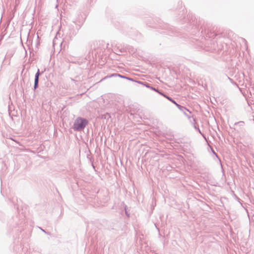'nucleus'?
<instances>
[{"mask_svg":"<svg viewBox=\"0 0 254 254\" xmlns=\"http://www.w3.org/2000/svg\"><path fill=\"white\" fill-rule=\"evenodd\" d=\"M88 124V121L82 117H77L74 121L72 128L76 131H81Z\"/></svg>","mask_w":254,"mask_h":254,"instance_id":"f257e3e1","label":"nucleus"},{"mask_svg":"<svg viewBox=\"0 0 254 254\" xmlns=\"http://www.w3.org/2000/svg\"><path fill=\"white\" fill-rule=\"evenodd\" d=\"M158 28L163 30L161 32V33H163L169 35L174 34L175 32V29L167 23L161 24L159 25Z\"/></svg>","mask_w":254,"mask_h":254,"instance_id":"f03ea898","label":"nucleus"},{"mask_svg":"<svg viewBox=\"0 0 254 254\" xmlns=\"http://www.w3.org/2000/svg\"><path fill=\"white\" fill-rule=\"evenodd\" d=\"M96 46L94 47V49L96 50V49H100L102 50L103 49H107L108 48L109 44H105V42L104 41H99L98 42H96Z\"/></svg>","mask_w":254,"mask_h":254,"instance_id":"7ed1b4c3","label":"nucleus"},{"mask_svg":"<svg viewBox=\"0 0 254 254\" xmlns=\"http://www.w3.org/2000/svg\"><path fill=\"white\" fill-rule=\"evenodd\" d=\"M166 98L170 101L172 103L176 105V106L178 108V109L181 111L182 112H184V111H187L189 112L190 114L191 113V112L188 109H187L185 107L179 104H178L175 100L171 98V97H166Z\"/></svg>","mask_w":254,"mask_h":254,"instance_id":"20e7f679","label":"nucleus"},{"mask_svg":"<svg viewBox=\"0 0 254 254\" xmlns=\"http://www.w3.org/2000/svg\"><path fill=\"white\" fill-rule=\"evenodd\" d=\"M137 83H138V84H141V85L146 87L147 88L150 89L151 90H152L153 91H154L155 92H158V89H156L154 87L152 86L151 84H150L149 83H148L147 82H146V81L143 82V81H137Z\"/></svg>","mask_w":254,"mask_h":254,"instance_id":"39448f33","label":"nucleus"},{"mask_svg":"<svg viewBox=\"0 0 254 254\" xmlns=\"http://www.w3.org/2000/svg\"><path fill=\"white\" fill-rule=\"evenodd\" d=\"M80 27L81 26L80 25H76L75 30H73V31H70L69 33V37L70 38V39H71L73 37H74L77 34Z\"/></svg>","mask_w":254,"mask_h":254,"instance_id":"423d86ee","label":"nucleus"},{"mask_svg":"<svg viewBox=\"0 0 254 254\" xmlns=\"http://www.w3.org/2000/svg\"><path fill=\"white\" fill-rule=\"evenodd\" d=\"M182 147L183 150H184V151H186L188 153H189L191 151V147L190 143L184 144L182 146Z\"/></svg>","mask_w":254,"mask_h":254,"instance_id":"0eeeda50","label":"nucleus"},{"mask_svg":"<svg viewBox=\"0 0 254 254\" xmlns=\"http://www.w3.org/2000/svg\"><path fill=\"white\" fill-rule=\"evenodd\" d=\"M186 111H184V112H183L184 113V115L185 116H186L190 120V122H192V121H191V120H192L193 122H195V119L193 117H191L190 115L191 114V113L190 114V113L189 112H188L189 113H187V112H186Z\"/></svg>","mask_w":254,"mask_h":254,"instance_id":"6e6552de","label":"nucleus"},{"mask_svg":"<svg viewBox=\"0 0 254 254\" xmlns=\"http://www.w3.org/2000/svg\"><path fill=\"white\" fill-rule=\"evenodd\" d=\"M191 123H192V124L193 125V127H194V128L196 130H197V131L199 132V133L200 134H201V135H203V134L202 133L201 131H200V129H199V127H198V126H196V125H195V122H191Z\"/></svg>","mask_w":254,"mask_h":254,"instance_id":"1a4fd4ad","label":"nucleus"},{"mask_svg":"<svg viewBox=\"0 0 254 254\" xmlns=\"http://www.w3.org/2000/svg\"><path fill=\"white\" fill-rule=\"evenodd\" d=\"M68 32L67 33V34L69 36V33L70 31H73V30H75V29H74V27L73 25H70L68 26Z\"/></svg>","mask_w":254,"mask_h":254,"instance_id":"9d476101","label":"nucleus"},{"mask_svg":"<svg viewBox=\"0 0 254 254\" xmlns=\"http://www.w3.org/2000/svg\"><path fill=\"white\" fill-rule=\"evenodd\" d=\"M44 71H42V72H40L39 69H38L37 72L35 74V78H39V76Z\"/></svg>","mask_w":254,"mask_h":254,"instance_id":"9b49d317","label":"nucleus"},{"mask_svg":"<svg viewBox=\"0 0 254 254\" xmlns=\"http://www.w3.org/2000/svg\"><path fill=\"white\" fill-rule=\"evenodd\" d=\"M245 125V123L243 121H240L234 124L235 126L238 125L240 127H243Z\"/></svg>","mask_w":254,"mask_h":254,"instance_id":"f8f14e48","label":"nucleus"},{"mask_svg":"<svg viewBox=\"0 0 254 254\" xmlns=\"http://www.w3.org/2000/svg\"><path fill=\"white\" fill-rule=\"evenodd\" d=\"M157 92L159 94L164 96L165 98H166V97H170L169 96L165 94L163 91H160L158 89V92Z\"/></svg>","mask_w":254,"mask_h":254,"instance_id":"ddd939ff","label":"nucleus"},{"mask_svg":"<svg viewBox=\"0 0 254 254\" xmlns=\"http://www.w3.org/2000/svg\"><path fill=\"white\" fill-rule=\"evenodd\" d=\"M121 74H119V73H113L112 74H111L110 75H109L108 77H117V76H118L119 77V75H120Z\"/></svg>","mask_w":254,"mask_h":254,"instance_id":"4468645a","label":"nucleus"},{"mask_svg":"<svg viewBox=\"0 0 254 254\" xmlns=\"http://www.w3.org/2000/svg\"><path fill=\"white\" fill-rule=\"evenodd\" d=\"M124 209H125V213H126V215L127 216H129V213L127 211V206L126 205H125Z\"/></svg>","mask_w":254,"mask_h":254,"instance_id":"2eb2a0df","label":"nucleus"},{"mask_svg":"<svg viewBox=\"0 0 254 254\" xmlns=\"http://www.w3.org/2000/svg\"><path fill=\"white\" fill-rule=\"evenodd\" d=\"M102 118H104V119H107L111 118L110 115L108 113H107L106 115H104L103 116Z\"/></svg>","mask_w":254,"mask_h":254,"instance_id":"dca6fc26","label":"nucleus"},{"mask_svg":"<svg viewBox=\"0 0 254 254\" xmlns=\"http://www.w3.org/2000/svg\"><path fill=\"white\" fill-rule=\"evenodd\" d=\"M128 80H130V81H133V82H137V81H136L135 80H134V79L131 78V77H127L126 78Z\"/></svg>","mask_w":254,"mask_h":254,"instance_id":"f3484780","label":"nucleus"},{"mask_svg":"<svg viewBox=\"0 0 254 254\" xmlns=\"http://www.w3.org/2000/svg\"><path fill=\"white\" fill-rule=\"evenodd\" d=\"M39 84L38 83H34V90L35 91L36 89L38 87Z\"/></svg>","mask_w":254,"mask_h":254,"instance_id":"a211bd4d","label":"nucleus"},{"mask_svg":"<svg viewBox=\"0 0 254 254\" xmlns=\"http://www.w3.org/2000/svg\"><path fill=\"white\" fill-rule=\"evenodd\" d=\"M211 151L212 152V153L217 157V158H218V155L214 151V150L211 148Z\"/></svg>","mask_w":254,"mask_h":254,"instance_id":"6ab92c4d","label":"nucleus"},{"mask_svg":"<svg viewBox=\"0 0 254 254\" xmlns=\"http://www.w3.org/2000/svg\"><path fill=\"white\" fill-rule=\"evenodd\" d=\"M39 78H34V83H38L39 84Z\"/></svg>","mask_w":254,"mask_h":254,"instance_id":"aec40b11","label":"nucleus"},{"mask_svg":"<svg viewBox=\"0 0 254 254\" xmlns=\"http://www.w3.org/2000/svg\"><path fill=\"white\" fill-rule=\"evenodd\" d=\"M119 77H120L121 78H125V79H126V78L127 77V76H126L125 75H122V74H121L120 75H119Z\"/></svg>","mask_w":254,"mask_h":254,"instance_id":"412c9836","label":"nucleus"},{"mask_svg":"<svg viewBox=\"0 0 254 254\" xmlns=\"http://www.w3.org/2000/svg\"><path fill=\"white\" fill-rule=\"evenodd\" d=\"M40 229H41V230L43 232H44L45 233L47 234H48V235H49V234H50V233H49L47 232L45 230L43 229L42 228H40Z\"/></svg>","mask_w":254,"mask_h":254,"instance_id":"4be33fe9","label":"nucleus"},{"mask_svg":"<svg viewBox=\"0 0 254 254\" xmlns=\"http://www.w3.org/2000/svg\"><path fill=\"white\" fill-rule=\"evenodd\" d=\"M10 112H11V110L10 109V106L9 105L8 106V113H9V115H10Z\"/></svg>","mask_w":254,"mask_h":254,"instance_id":"5701e85b","label":"nucleus"},{"mask_svg":"<svg viewBox=\"0 0 254 254\" xmlns=\"http://www.w3.org/2000/svg\"><path fill=\"white\" fill-rule=\"evenodd\" d=\"M39 45V42L38 41H37V43H36V47L38 48V46Z\"/></svg>","mask_w":254,"mask_h":254,"instance_id":"b1692460","label":"nucleus"},{"mask_svg":"<svg viewBox=\"0 0 254 254\" xmlns=\"http://www.w3.org/2000/svg\"><path fill=\"white\" fill-rule=\"evenodd\" d=\"M228 78L232 82V79L231 78H230V77H229Z\"/></svg>","mask_w":254,"mask_h":254,"instance_id":"393cba45","label":"nucleus"},{"mask_svg":"<svg viewBox=\"0 0 254 254\" xmlns=\"http://www.w3.org/2000/svg\"><path fill=\"white\" fill-rule=\"evenodd\" d=\"M243 40L245 43H246V42H247V41H246V39H243Z\"/></svg>","mask_w":254,"mask_h":254,"instance_id":"a878e982","label":"nucleus"},{"mask_svg":"<svg viewBox=\"0 0 254 254\" xmlns=\"http://www.w3.org/2000/svg\"><path fill=\"white\" fill-rule=\"evenodd\" d=\"M92 166H93V167L95 169V167H94V165H93V164H92Z\"/></svg>","mask_w":254,"mask_h":254,"instance_id":"bb28decb","label":"nucleus"},{"mask_svg":"<svg viewBox=\"0 0 254 254\" xmlns=\"http://www.w3.org/2000/svg\"><path fill=\"white\" fill-rule=\"evenodd\" d=\"M27 254H29V253H27Z\"/></svg>","mask_w":254,"mask_h":254,"instance_id":"cd10ccee","label":"nucleus"}]
</instances>
